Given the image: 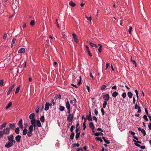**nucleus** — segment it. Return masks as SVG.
I'll list each match as a JSON object with an SVG mask.
<instances>
[{"label": "nucleus", "mask_w": 151, "mask_h": 151, "mask_svg": "<svg viewBox=\"0 0 151 151\" xmlns=\"http://www.w3.org/2000/svg\"><path fill=\"white\" fill-rule=\"evenodd\" d=\"M7 38V35L6 33L4 34L3 37V39L4 40H6Z\"/></svg>", "instance_id": "nucleus-36"}, {"label": "nucleus", "mask_w": 151, "mask_h": 151, "mask_svg": "<svg viewBox=\"0 0 151 151\" xmlns=\"http://www.w3.org/2000/svg\"><path fill=\"white\" fill-rule=\"evenodd\" d=\"M101 111L102 115H104V109L103 108H102L101 109Z\"/></svg>", "instance_id": "nucleus-63"}, {"label": "nucleus", "mask_w": 151, "mask_h": 151, "mask_svg": "<svg viewBox=\"0 0 151 151\" xmlns=\"http://www.w3.org/2000/svg\"><path fill=\"white\" fill-rule=\"evenodd\" d=\"M131 61L133 63V64H134L135 65V66L136 67L137 66V65L136 63V62L134 60H132V57H131Z\"/></svg>", "instance_id": "nucleus-35"}, {"label": "nucleus", "mask_w": 151, "mask_h": 151, "mask_svg": "<svg viewBox=\"0 0 151 151\" xmlns=\"http://www.w3.org/2000/svg\"><path fill=\"white\" fill-rule=\"evenodd\" d=\"M106 87V86L105 85H103L101 86V90H104Z\"/></svg>", "instance_id": "nucleus-52"}, {"label": "nucleus", "mask_w": 151, "mask_h": 151, "mask_svg": "<svg viewBox=\"0 0 151 151\" xmlns=\"http://www.w3.org/2000/svg\"><path fill=\"white\" fill-rule=\"evenodd\" d=\"M80 80H79V81H78V85L79 86H80V85L81 84V76H80Z\"/></svg>", "instance_id": "nucleus-46"}, {"label": "nucleus", "mask_w": 151, "mask_h": 151, "mask_svg": "<svg viewBox=\"0 0 151 151\" xmlns=\"http://www.w3.org/2000/svg\"><path fill=\"white\" fill-rule=\"evenodd\" d=\"M72 35L74 39V41L76 42V43H78V40L77 35L74 33H73Z\"/></svg>", "instance_id": "nucleus-7"}, {"label": "nucleus", "mask_w": 151, "mask_h": 151, "mask_svg": "<svg viewBox=\"0 0 151 151\" xmlns=\"http://www.w3.org/2000/svg\"><path fill=\"white\" fill-rule=\"evenodd\" d=\"M118 92L116 91H115L112 94V96L113 97H115L118 95Z\"/></svg>", "instance_id": "nucleus-20"}, {"label": "nucleus", "mask_w": 151, "mask_h": 151, "mask_svg": "<svg viewBox=\"0 0 151 151\" xmlns=\"http://www.w3.org/2000/svg\"><path fill=\"white\" fill-rule=\"evenodd\" d=\"M75 128V127L74 126H73V125L71 126V128H70V131L71 132H72V133L73 132V129H74Z\"/></svg>", "instance_id": "nucleus-43"}, {"label": "nucleus", "mask_w": 151, "mask_h": 151, "mask_svg": "<svg viewBox=\"0 0 151 151\" xmlns=\"http://www.w3.org/2000/svg\"><path fill=\"white\" fill-rule=\"evenodd\" d=\"M86 51L88 52L89 55L91 57L92 56V55L91 54V53L90 52V51L89 50V47H88V46L87 45H86Z\"/></svg>", "instance_id": "nucleus-13"}, {"label": "nucleus", "mask_w": 151, "mask_h": 151, "mask_svg": "<svg viewBox=\"0 0 151 151\" xmlns=\"http://www.w3.org/2000/svg\"><path fill=\"white\" fill-rule=\"evenodd\" d=\"M50 104L49 102H46L45 104V110L47 111L49 109L50 106Z\"/></svg>", "instance_id": "nucleus-6"}, {"label": "nucleus", "mask_w": 151, "mask_h": 151, "mask_svg": "<svg viewBox=\"0 0 151 151\" xmlns=\"http://www.w3.org/2000/svg\"><path fill=\"white\" fill-rule=\"evenodd\" d=\"M143 118L146 121H148V118H147V116L146 115H144L143 116Z\"/></svg>", "instance_id": "nucleus-49"}, {"label": "nucleus", "mask_w": 151, "mask_h": 151, "mask_svg": "<svg viewBox=\"0 0 151 151\" xmlns=\"http://www.w3.org/2000/svg\"><path fill=\"white\" fill-rule=\"evenodd\" d=\"M111 89H115V90H116V89H117V87L115 85L113 86L112 88H111Z\"/></svg>", "instance_id": "nucleus-62"}, {"label": "nucleus", "mask_w": 151, "mask_h": 151, "mask_svg": "<svg viewBox=\"0 0 151 151\" xmlns=\"http://www.w3.org/2000/svg\"><path fill=\"white\" fill-rule=\"evenodd\" d=\"M4 134L7 135L9 134L10 132L9 128H6L4 129L3 130Z\"/></svg>", "instance_id": "nucleus-5"}, {"label": "nucleus", "mask_w": 151, "mask_h": 151, "mask_svg": "<svg viewBox=\"0 0 151 151\" xmlns=\"http://www.w3.org/2000/svg\"><path fill=\"white\" fill-rule=\"evenodd\" d=\"M59 109L60 111H63L64 110L65 107L63 106H60Z\"/></svg>", "instance_id": "nucleus-33"}, {"label": "nucleus", "mask_w": 151, "mask_h": 151, "mask_svg": "<svg viewBox=\"0 0 151 151\" xmlns=\"http://www.w3.org/2000/svg\"><path fill=\"white\" fill-rule=\"evenodd\" d=\"M132 29V27H129V32L130 35L131 34V31Z\"/></svg>", "instance_id": "nucleus-53"}, {"label": "nucleus", "mask_w": 151, "mask_h": 151, "mask_svg": "<svg viewBox=\"0 0 151 151\" xmlns=\"http://www.w3.org/2000/svg\"><path fill=\"white\" fill-rule=\"evenodd\" d=\"M98 45H99L100 46V47H99V48L98 49V51L99 52H101V49H102V46L100 44H99Z\"/></svg>", "instance_id": "nucleus-38"}, {"label": "nucleus", "mask_w": 151, "mask_h": 151, "mask_svg": "<svg viewBox=\"0 0 151 151\" xmlns=\"http://www.w3.org/2000/svg\"><path fill=\"white\" fill-rule=\"evenodd\" d=\"M149 128L150 130H151V123H150L148 125Z\"/></svg>", "instance_id": "nucleus-64"}, {"label": "nucleus", "mask_w": 151, "mask_h": 151, "mask_svg": "<svg viewBox=\"0 0 151 151\" xmlns=\"http://www.w3.org/2000/svg\"><path fill=\"white\" fill-rule=\"evenodd\" d=\"M74 135L75 134L74 132L71 133L70 136V138L71 139H73Z\"/></svg>", "instance_id": "nucleus-32"}, {"label": "nucleus", "mask_w": 151, "mask_h": 151, "mask_svg": "<svg viewBox=\"0 0 151 151\" xmlns=\"http://www.w3.org/2000/svg\"><path fill=\"white\" fill-rule=\"evenodd\" d=\"M15 143L14 142H8L5 144V146L6 148H9L14 145Z\"/></svg>", "instance_id": "nucleus-2"}, {"label": "nucleus", "mask_w": 151, "mask_h": 151, "mask_svg": "<svg viewBox=\"0 0 151 151\" xmlns=\"http://www.w3.org/2000/svg\"><path fill=\"white\" fill-rule=\"evenodd\" d=\"M25 49L24 48H22L18 50V52L19 53H24L25 52Z\"/></svg>", "instance_id": "nucleus-18"}, {"label": "nucleus", "mask_w": 151, "mask_h": 151, "mask_svg": "<svg viewBox=\"0 0 151 151\" xmlns=\"http://www.w3.org/2000/svg\"><path fill=\"white\" fill-rule=\"evenodd\" d=\"M137 112L138 113H140L141 112V109L140 106H138V110Z\"/></svg>", "instance_id": "nucleus-58"}, {"label": "nucleus", "mask_w": 151, "mask_h": 151, "mask_svg": "<svg viewBox=\"0 0 151 151\" xmlns=\"http://www.w3.org/2000/svg\"><path fill=\"white\" fill-rule=\"evenodd\" d=\"M76 101V99L74 98V100H71L70 103L71 104L73 105V106H74Z\"/></svg>", "instance_id": "nucleus-14"}, {"label": "nucleus", "mask_w": 151, "mask_h": 151, "mask_svg": "<svg viewBox=\"0 0 151 151\" xmlns=\"http://www.w3.org/2000/svg\"><path fill=\"white\" fill-rule=\"evenodd\" d=\"M27 130L25 128L23 131V135H25L27 133Z\"/></svg>", "instance_id": "nucleus-25"}, {"label": "nucleus", "mask_w": 151, "mask_h": 151, "mask_svg": "<svg viewBox=\"0 0 151 151\" xmlns=\"http://www.w3.org/2000/svg\"><path fill=\"white\" fill-rule=\"evenodd\" d=\"M39 110H40V108H39V107L37 108L36 109H35V111L37 113H38L39 112Z\"/></svg>", "instance_id": "nucleus-57"}, {"label": "nucleus", "mask_w": 151, "mask_h": 151, "mask_svg": "<svg viewBox=\"0 0 151 151\" xmlns=\"http://www.w3.org/2000/svg\"><path fill=\"white\" fill-rule=\"evenodd\" d=\"M83 129L84 130L85 129V128L86 127V124L85 123V122L83 123Z\"/></svg>", "instance_id": "nucleus-54"}, {"label": "nucleus", "mask_w": 151, "mask_h": 151, "mask_svg": "<svg viewBox=\"0 0 151 151\" xmlns=\"http://www.w3.org/2000/svg\"><path fill=\"white\" fill-rule=\"evenodd\" d=\"M55 24H56L57 26V27L58 28H59L60 27V26H59V24L58 23V19H56V21H55Z\"/></svg>", "instance_id": "nucleus-48"}, {"label": "nucleus", "mask_w": 151, "mask_h": 151, "mask_svg": "<svg viewBox=\"0 0 151 151\" xmlns=\"http://www.w3.org/2000/svg\"><path fill=\"white\" fill-rule=\"evenodd\" d=\"M69 5L72 7H74L75 6L76 4L72 1H71L69 2Z\"/></svg>", "instance_id": "nucleus-16"}, {"label": "nucleus", "mask_w": 151, "mask_h": 151, "mask_svg": "<svg viewBox=\"0 0 151 151\" xmlns=\"http://www.w3.org/2000/svg\"><path fill=\"white\" fill-rule=\"evenodd\" d=\"M94 135L96 136H98L99 135H103V134L101 132H96L94 134Z\"/></svg>", "instance_id": "nucleus-21"}, {"label": "nucleus", "mask_w": 151, "mask_h": 151, "mask_svg": "<svg viewBox=\"0 0 151 151\" xmlns=\"http://www.w3.org/2000/svg\"><path fill=\"white\" fill-rule=\"evenodd\" d=\"M12 105V103L11 102H9L7 106L5 108L6 109L9 108V107H10Z\"/></svg>", "instance_id": "nucleus-29"}, {"label": "nucleus", "mask_w": 151, "mask_h": 151, "mask_svg": "<svg viewBox=\"0 0 151 151\" xmlns=\"http://www.w3.org/2000/svg\"><path fill=\"white\" fill-rule=\"evenodd\" d=\"M21 137L19 135H18L15 138L16 141L18 142H20L21 141Z\"/></svg>", "instance_id": "nucleus-9"}, {"label": "nucleus", "mask_w": 151, "mask_h": 151, "mask_svg": "<svg viewBox=\"0 0 151 151\" xmlns=\"http://www.w3.org/2000/svg\"><path fill=\"white\" fill-rule=\"evenodd\" d=\"M103 99L105 100L104 101H108L110 98L109 95V94H107L104 95L103 96Z\"/></svg>", "instance_id": "nucleus-4"}, {"label": "nucleus", "mask_w": 151, "mask_h": 151, "mask_svg": "<svg viewBox=\"0 0 151 151\" xmlns=\"http://www.w3.org/2000/svg\"><path fill=\"white\" fill-rule=\"evenodd\" d=\"M95 139L97 141H100L101 142H103V140L101 137H96Z\"/></svg>", "instance_id": "nucleus-39"}, {"label": "nucleus", "mask_w": 151, "mask_h": 151, "mask_svg": "<svg viewBox=\"0 0 151 151\" xmlns=\"http://www.w3.org/2000/svg\"><path fill=\"white\" fill-rule=\"evenodd\" d=\"M80 132H79L78 133H76V140H77L79 137L80 135Z\"/></svg>", "instance_id": "nucleus-28"}, {"label": "nucleus", "mask_w": 151, "mask_h": 151, "mask_svg": "<svg viewBox=\"0 0 151 151\" xmlns=\"http://www.w3.org/2000/svg\"><path fill=\"white\" fill-rule=\"evenodd\" d=\"M133 140L135 142H137L138 143H141V141H136V140H135L134 139H133Z\"/></svg>", "instance_id": "nucleus-61"}, {"label": "nucleus", "mask_w": 151, "mask_h": 151, "mask_svg": "<svg viewBox=\"0 0 151 151\" xmlns=\"http://www.w3.org/2000/svg\"><path fill=\"white\" fill-rule=\"evenodd\" d=\"M89 44L92 47H94L96 46V44H94L91 42H89Z\"/></svg>", "instance_id": "nucleus-45"}, {"label": "nucleus", "mask_w": 151, "mask_h": 151, "mask_svg": "<svg viewBox=\"0 0 151 151\" xmlns=\"http://www.w3.org/2000/svg\"><path fill=\"white\" fill-rule=\"evenodd\" d=\"M141 132V133L143 134V135L144 136H145V135L146 133V132H145V131L144 129H142Z\"/></svg>", "instance_id": "nucleus-41"}, {"label": "nucleus", "mask_w": 151, "mask_h": 151, "mask_svg": "<svg viewBox=\"0 0 151 151\" xmlns=\"http://www.w3.org/2000/svg\"><path fill=\"white\" fill-rule=\"evenodd\" d=\"M18 124L20 128L22 129L23 128L22 120V119H20L19 120Z\"/></svg>", "instance_id": "nucleus-8"}, {"label": "nucleus", "mask_w": 151, "mask_h": 151, "mask_svg": "<svg viewBox=\"0 0 151 151\" xmlns=\"http://www.w3.org/2000/svg\"><path fill=\"white\" fill-rule=\"evenodd\" d=\"M65 106L67 109H70V104L68 101L66 102Z\"/></svg>", "instance_id": "nucleus-17"}, {"label": "nucleus", "mask_w": 151, "mask_h": 151, "mask_svg": "<svg viewBox=\"0 0 151 151\" xmlns=\"http://www.w3.org/2000/svg\"><path fill=\"white\" fill-rule=\"evenodd\" d=\"M129 133L131 134L132 135H134L135 134V133L134 132L132 131H129Z\"/></svg>", "instance_id": "nucleus-55"}, {"label": "nucleus", "mask_w": 151, "mask_h": 151, "mask_svg": "<svg viewBox=\"0 0 151 151\" xmlns=\"http://www.w3.org/2000/svg\"><path fill=\"white\" fill-rule=\"evenodd\" d=\"M35 116V114L34 113H32L30 114L29 116V118L31 119H34V118Z\"/></svg>", "instance_id": "nucleus-15"}, {"label": "nucleus", "mask_w": 151, "mask_h": 151, "mask_svg": "<svg viewBox=\"0 0 151 151\" xmlns=\"http://www.w3.org/2000/svg\"><path fill=\"white\" fill-rule=\"evenodd\" d=\"M73 145L74 147H75L76 146L77 147H78L80 145L79 144H78V143L74 144H73Z\"/></svg>", "instance_id": "nucleus-60"}, {"label": "nucleus", "mask_w": 151, "mask_h": 151, "mask_svg": "<svg viewBox=\"0 0 151 151\" xmlns=\"http://www.w3.org/2000/svg\"><path fill=\"white\" fill-rule=\"evenodd\" d=\"M33 129L34 128H33V126L30 125L29 127V131L32 132Z\"/></svg>", "instance_id": "nucleus-31"}, {"label": "nucleus", "mask_w": 151, "mask_h": 151, "mask_svg": "<svg viewBox=\"0 0 151 151\" xmlns=\"http://www.w3.org/2000/svg\"><path fill=\"white\" fill-rule=\"evenodd\" d=\"M80 128L79 127L76 128V133H78V132L80 130Z\"/></svg>", "instance_id": "nucleus-50"}, {"label": "nucleus", "mask_w": 151, "mask_h": 151, "mask_svg": "<svg viewBox=\"0 0 151 151\" xmlns=\"http://www.w3.org/2000/svg\"><path fill=\"white\" fill-rule=\"evenodd\" d=\"M107 104V101H104L103 103V107L104 108H105L106 107Z\"/></svg>", "instance_id": "nucleus-40"}, {"label": "nucleus", "mask_w": 151, "mask_h": 151, "mask_svg": "<svg viewBox=\"0 0 151 151\" xmlns=\"http://www.w3.org/2000/svg\"><path fill=\"white\" fill-rule=\"evenodd\" d=\"M127 95L129 98H131L132 97L133 94L131 92H129L127 93Z\"/></svg>", "instance_id": "nucleus-22"}, {"label": "nucleus", "mask_w": 151, "mask_h": 151, "mask_svg": "<svg viewBox=\"0 0 151 151\" xmlns=\"http://www.w3.org/2000/svg\"><path fill=\"white\" fill-rule=\"evenodd\" d=\"M7 124V123L6 122H4L3 124L1 126V129H2V128L5 127Z\"/></svg>", "instance_id": "nucleus-23"}, {"label": "nucleus", "mask_w": 151, "mask_h": 151, "mask_svg": "<svg viewBox=\"0 0 151 151\" xmlns=\"http://www.w3.org/2000/svg\"><path fill=\"white\" fill-rule=\"evenodd\" d=\"M93 119L96 122H97V119L96 116H93Z\"/></svg>", "instance_id": "nucleus-56"}, {"label": "nucleus", "mask_w": 151, "mask_h": 151, "mask_svg": "<svg viewBox=\"0 0 151 151\" xmlns=\"http://www.w3.org/2000/svg\"><path fill=\"white\" fill-rule=\"evenodd\" d=\"M35 23V21L34 20H32L30 22V24L31 26H33L34 25Z\"/></svg>", "instance_id": "nucleus-47"}, {"label": "nucleus", "mask_w": 151, "mask_h": 151, "mask_svg": "<svg viewBox=\"0 0 151 151\" xmlns=\"http://www.w3.org/2000/svg\"><path fill=\"white\" fill-rule=\"evenodd\" d=\"M2 11H3V12L1 13V14H3V15H4V14L5 13L4 12H6V6L4 4V5L2 7Z\"/></svg>", "instance_id": "nucleus-11"}, {"label": "nucleus", "mask_w": 151, "mask_h": 151, "mask_svg": "<svg viewBox=\"0 0 151 151\" xmlns=\"http://www.w3.org/2000/svg\"><path fill=\"white\" fill-rule=\"evenodd\" d=\"M94 113L96 116L98 115V111L96 109H95L94 110Z\"/></svg>", "instance_id": "nucleus-59"}, {"label": "nucleus", "mask_w": 151, "mask_h": 151, "mask_svg": "<svg viewBox=\"0 0 151 151\" xmlns=\"http://www.w3.org/2000/svg\"><path fill=\"white\" fill-rule=\"evenodd\" d=\"M55 102L54 101V99H52L51 100V104H50V106H54L55 105Z\"/></svg>", "instance_id": "nucleus-44"}, {"label": "nucleus", "mask_w": 151, "mask_h": 151, "mask_svg": "<svg viewBox=\"0 0 151 151\" xmlns=\"http://www.w3.org/2000/svg\"><path fill=\"white\" fill-rule=\"evenodd\" d=\"M36 123L38 127H40L41 126V122L39 120H37Z\"/></svg>", "instance_id": "nucleus-19"}, {"label": "nucleus", "mask_w": 151, "mask_h": 151, "mask_svg": "<svg viewBox=\"0 0 151 151\" xmlns=\"http://www.w3.org/2000/svg\"><path fill=\"white\" fill-rule=\"evenodd\" d=\"M86 117L89 121H92V119L91 117V111L89 112V114L87 115Z\"/></svg>", "instance_id": "nucleus-10"}, {"label": "nucleus", "mask_w": 151, "mask_h": 151, "mask_svg": "<svg viewBox=\"0 0 151 151\" xmlns=\"http://www.w3.org/2000/svg\"><path fill=\"white\" fill-rule=\"evenodd\" d=\"M40 119L42 122H45V119L43 115L41 116Z\"/></svg>", "instance_id": "nucleus-26"}, {"label": "nucleus", "mask_w": 151, "mask_h": 151, "mask_svg": "<svg viewBox=\"0 0 151 151\" xmlns=\"http://www.w3.org/2000/svg\"><path fill=\"white\" fill-rule=\"evenodd\" d=\"M89 127L91 128L92 130H93L94 129V127L93 125V122H91L89 124Z\"/></svg>", "instance_id": "nucleus-12"}, {"label": "nucleus", "mask_w": 151, "mask_h": 151, "mask_svg": "<svg viewBox=\"0 0 151 151\" xmlns=\"http://www.w3.org/2000/svg\"><path fill=\"white\" fill-rule=\"evenodd\" d=\"M12 89H11V88H9V90L7 93V95H9L11 93V92L12 91Z\"/></svg>", "instance_id": "nucleus-42"}, {"label": "nucleus", "mask_w": 151, "mask_h": 151, "mask_svg": "<svg viewBox=\"0 0 151 151\" xmlns=\"http://www.w3.org/2000/svg\"><path fill=\"white\" fill-rule=\"evenodd\" d=\"M20 86H19V87L16 88V90L15 92V94H17L18 93V92L20 90Z\"/></svg>", "instance_id": "nucleus-37"}, {"label": "nucleus", "mask_w": 151, "mask_h": 151, "mask_svg": "<svg viewBox=\"0 0 151 151\" xmlns=\"http://www.w3.org/2000/svg\"><path fill=\"white\" fill-rule=\"evenodd\" d=\"M7 138L9 142L15 143V141L14 139V137L13 134H10L8 136Z\"/></svg>", "instance_id": "nucleus-1"}, {"label": "nucleus", "mask_w": 151, "mask_h": 151, "mask_svg": "<svg viewBox=\"0 0 151 151\" xmlns=\"http://www.w3.org/2000/svg\"><path fill=\"white\" fill-rule=\"evenodd\" d=\"M30 122L31 123V124H34L36 123V119H31V120L30 121Z\"/></svg>", "instance_id": "nucleus-30"}, {"label": "nucleus", "mask_w": 151, "mask_h": 151, "mask_svg": "<svg viewBox=\"0 0 151 151\" xmlns=\"http://www.w3.org/2000/svg\"><path fill=\"white\" fill-rule=\"evenodd\" d=\"M9 128H10L12 129H14L15 127V124H9Z\"/></svg>", "instance_id": "nucleus-24"}, {"label": "nucleus", "mask_w": 151, "mask_h": 151, "mask_svg": "<svg viewBox=\"0 0 151 151\" xmlns=\"http://www.w3.org/2000/svg\"><path fill=\"white\" fill-rule=\"evenodd\" d=\"M32 132L28 131V132L27 133V135L29 137H30L32 136Z\"/></svg>", "instance_id": "nucleus-34"}, {"label": "nucleus", "mask_w": 151, "mask_h": 151, "mask_svg": "<svg viewBox=\"0 0 151 151\" xmlns=\"http://www.w3.org/2000/svg\"><path fill=\"white\" fill-rule=\"evenodd\" d=\"M74 118V115L73 114H69L67 118V120L69 122H71Z\"/></svg>", "instance_id": "nucleus-3"}, {"label": "nucleus", "mask_w": 151, "mask_h": 151, "mask_svg": "<svg viewBox=\"0 0 151 151\" xmlns=\"http://www.w3.org/2000/svg\"><path fill=\"white\" fill-rule=\"evenodd\" d=\"M122 96L124 98H125L126 96V93H123L122 94Z\"/></svg>", "instance_id": "nucleus-51"}, {"label": "nucleus", "mask_w": 151, "mask_h": 151, "mask_svg": "<svg viewBox=\"0 0 151 151\" xmlns=\"http://www.w3.org/2000/svg\"><path fill=\"white\" fill-rule=\"evenodd\" d=\"M15 132L17 134H19V127H17L16 128L15 130Z\"/></svg>", "instance_id": "nucleus-27"}]
</instances>
